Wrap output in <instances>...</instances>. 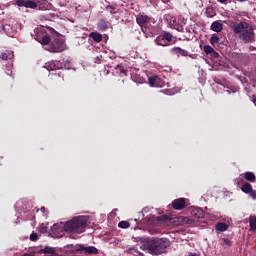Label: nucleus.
<instances>
[{
    "label": "nucleus",
    "mask_w": 256,
    "mask_h": 256,
    "mask_svg": "<svg viewBox=\"0 0 256 256\" xmlns=\"http://www.w3.org/2000/svg\"><path fill=\"white\" fill-rule=\"evenodd\" d=\"M230 29H232L234 36L238 38L241 43H255L256 35L254 27L247 21L233 23L232 26H230Z\"/></svg>",
    "instance_id": "f257e3e1"
},
{
    "label": "nucleus",
    "mask_w": 256,
    "mask_h": 256,
    "mask_svg": "<svg viewBox=\"0 0 256 256\" xmlns=\"http://www.w3.org/2000/svg\"><path fill=\"white\" fill-rule=\"evenodd\" d=\"M169 246H170L169 240L153 237V238L143 239L140 249L142 251H148V253L152 254L153 256H159L163 253H166V249Z\"/></svg>",
    "instance_id": "f03ea898"
},
{
    "label": "nucleus",
    "mask_w": 256,
    "mask_h": 256,
    "mask_svg": "<svg viewBox=\"0 0 256 256\" xmlns=\"http://www.w3.org/2000/svg\"><path fill=\"white\" fill-rule=\"evenodd\" d=\"M87 220L84 217H75L64 224L63 230L67 233L81 234L85 232Z\"/></svg>",
    "instance_id": "7ed1b4c3"
},
{
    "label": "nucleus",
    "mask_w": 256,
    "mask_h": 256,
    "mask_svg": "<svg viewBox=\"0 0 256 256\" xmlns=\"http://www.w3.org/2000/svg\"><path fill=\"white\" fill-rule=\"evenodd\" d=\"M66 45H65V40L61 38V36L56 35L49 46V52L50 53H62L65 51Z\"/></svg>",
    "instance_id": "20e7f679"
},
{
    "label": "nucleus",
    "mask_w": 256,
    "mask_h": 256,
    "mask_svg": "<svg viewBox=\"0 0 256 256\" xmlns=\"http://www.w3.org/2000/svg\"><path fill=\"white\" fill-rule=\"evenodd\" d=\"M173 35L170 33H165L164 35H159L156 37L155 42L159 46L166 47L169 46L172 43Z\"/></svg>",
    "instance_id": "39448f33"
},
{
    "label": "nucleus",
    "mask_w": 256,
    "mask_h": 256,
    "mask_svg": "<svg viewBox=\"0 0 256 256\" xmlns=\"http://www.w3.org/2000/svg\"><path fill=\"white\" fill-rule=\"evenodd\" d=\"M149 86L152 88H163L165 86V81L160 76H150L148 79Z\"/></svg>",
    "instance_id": "423d86ee"
},
{
    "label": "nucleus",
    "mask_w": 256,
    "mask_h": 256,
    "mask_svg": "<svg viewBox=\"0 0 256 256\" xmlns=\"http://www.w3.org/2000/svg\"><path fill=\"white\" fill-rule=\"evenodd\" d=\"M49 77L52 85H60L63 81H65V76L62 71L51 73Z\"/></svg>",
    "instance_id": "0eeeda50"
},
{
    "label": "nucleus",
    "mask_w": 256,
    "mask_h": 256,
    "mask_svg": "<svg viewBox=\"0 0 256 256\" xmlns=\"http://www.w3.org/2000/svg\"><path fill=\"white\" fill-rule=\"evenodd\" d=\"M76 252H85L86 254H98V249L95 246L85 247L83 244H77L75 248Z\"/></svg>",
    "instance_id": "6e6552de"
},
{
    "label": "nucleus",
    "mask_w": 256,
    "mask_h": 256,
    "mask_svg": "<svg viewBox=\"0 0 256 256\" xmlns=\"http://www.w3.org/2000/svg\"><path fill=\"white\" fill-rule=\"evenodd\" d=\"M62 68H63V64L59 60H52V61L46 62L44 65V69L48 71L59 70Z\"/></svg>",
    "instance_id": "1a4fd4ad"
},
{
    "label": "nucleus",
    "mask_w": 256,
    "mask_h": 256,
    "mask_svg": "<svg viewBox=\"0 0 256 256\" xmlns=\"http://www.w3.org/2000/svg\"><path fill=\"white\" fill-rule=\"evenodd\" d=\"M151 21V17L145 14H138L136 17V23L140 25V27H144L149 24Z\"/></svg>",
    "instance_id": "9d476101"
},
{
    "label": "nucleus",
    "mask_w": 256,
    "mask_h": 256,
    "mask_svg": "<svg viewBox=\"0 0 256 256\" xmlns=\"http://www.w3.org/2000/svg\"><path fill=\"white\" fill-rule=\"evenodd\" d=\"M172 55H176L178 58L179 57H188L189 56V51L188 50H184L181 47H173L170 50Z\"/></svg>",
    "instance_id": "9b49d317"
},
{
    "label": "nucleus",
    "mask_w": 256,
    "mask_h": 256,
    "mask_svg": "<svg viewBox=\"0 0 256 256\" xmlns=\"http://www.w3.org/2000/svg\"><path fill=\"white\" fill-rule=\"evenodd\" d=\"M172 208L177 211H181L185 208V199L177 198L172 202Z\"/></svg>",
    "instance_id": "f8f14e48"
},
{
    "label": "nucleus",
    "mask_w": 256,
    "mask_h": 256,
    "mask_svg": "<svg viewBox=\"0 0 256 256\" xmlns=\"http://www.w3.org/2000/svg\"><path fill=\"white\" fill-rule=\"evenodd\" d=\"M191 216L196 220L202 219L205 217V212L199 207H193L191 209Z\"/></svg>",
    "instance_id": "ddd939ff"
},
{
    "label": "nucleus",
    "mask_w": 256,
    "mask_h": 256,
    "mask_svg": "<svg viewBox=\"0 0 256 256\" xmlns=\"http://www.w3.org/2000/svg\"><path fill=\"white\" fill-rule=\"evenodd\" d=\"M36 4L39 11H46L51 8V4L48 0H37Z\"/></svg>",
    "instance_id": "4468645a"
},
{
    "label": "nucleus",
    "mask_w": 256,
    "mask_h": 256,
    "mask_svg": "<svg viewBox=\"0 0 256 256\" xmlns=\"http://www.w3.org/2000/svg\"><path fill=\"white\" fill-rule=\"evenodd\" d=\"M203 51L205 54L210 55L211 57L218 58L219 53L215 51L211 45H204Z\"/></svg>",
    "instance_id": "2eb2a0df"
},
{
    "label": "nucleus",
    "mask_w": 256,
    "mask_h": 256,
    "mask_svg": "<svg viewBox=\"0 0 256 256\" xmlns=\"http://www.w3.org/2000/svg\"><path fill=\"white\" fill-rule=\"evenodd\" d=\"M109 29V21L101 19L98 22V30L101 32L107 31Z\"/></svg>",
    "instance_id": "dca6fc26"
},
{
    "label": "nucleus",
    "mask_w": 256,
    "mask_h": 256,
    "mask_svg": "<svg viewBox=\"0 0 256 256\" xmlns=\"http://www.w3.org/2000/svg\"><path fill=\"white\" fill-rule=\"evenodd\" d=\"M211 30H213L216 33H220L223 31V24H221L219 21H214L211 26Z\"/></svg>",
    "instance_id": "f3484780"
},
{
    "label": "nucleus",
    "mask_w": 256,
    "mask_h": 256,
    "mask_svg": "<svg viewBox=\"0 0 256 256\" xmlns=\"http://www.w3.org/2000/svg\"><path fill=\"white\" fill-rule=\"evenodd\" d=\"M215 229L220 233H224L229 229V225L224 222H220L216 224Z\"/></svg>",
    "instance_id": "a211bd4d"
},
{
    "label": "nucleus",
    "mask_w": 256,
    "mask_h": 256,
    "mask_svg": "<svg viewBox=\"0 0 256 256\" xmlns=\"http://www.w3.org/2000/svg\"><path fill=\"white\" fill-rule=\"evenodd\" d=\"M89 38L93 39L95 43H101L103 40L102 34L98 32H92L89 34Z\"/></svg>",
    "instance_id": "6ab92c4d"
},
{
    "label": "nucleus",
    "mask_w": 256,
    "mask_h": 256,
    "mask_svg": "<svg viewBox=\"0 0 256 256\" xmlns=\"http://www.w3.org/2000/svg\"><path fill=\"white\" fill-rule=\"evenodd\" d=\"M37 253L53 255V254H55V249L50 246H46L44 249L37 250Z\"/></svg>",
    "instance_id": "aec40b11"
},
{
    "label": "nucleus",
    "mask_w": 256,
    "mask_h": 256,
    "mask_svg": "<svg viewBox=\"0 0 256 256\" xmlns=\"http://www.w3.org/2000/svg\"><path fill=\"white\" fill-rule=\"evenodd\" d=\"M244 178L246 181H250L251 183L256 182V176L254 172H245Z\"/></svg>",
    "instance_id": "412c9836"
},
{
    "label": "nucleus",
    "mask_w": 256,
    "mask_h": 256,
    "mask_svg": "<svg viewBox=\"0 0 256 256\" xmlns=\"http://www.w3.org/2000/svg\"><path fill=\"white\" fill-rule=\"evenodd\" d=\"M254 189L252 188L250 183H244V185L241 186V191L245 194L250 193Z\"/></svg>",
    "instance_id": "4be33fe9"
},
{
    "label": "nucleus",
    "mask_w": 256,
    "mask_h": 256,
    "mask_svg": "<svg viewBox=\"0 0 256 256\" xmlns=\"http://www.w3.org/2000/svg\"><path fill=\"white\" fill-rule=\"evenodd\" d=\"M179 221L183 224L187 225H193L195 220L193 218H188V217H180Z\"/></svg>",
    "instance_id": "5701e85b"
},
{
    "label": "nucleus",
    "mask_w": 256,
    "mask_h": 256,
    "mask_svg": "<svg viewBox=\"0 0 256 256\" xmlns=\"http://www.w3.org/2000/svg\"><path fill=\"white\" fill-rule=\"evenodd\" d=\"M220 42V38L217 34H213L210 37V44L215 46L216 44H218Z\"/></svg>",
    "instance_id": "b1692460"
},
{
    "label": "nucleus",
    "mask_w": 256,
    "mask_h": 256,
    "mask_svg": "<svg viewBox=\"0 0 256 256\" xmlns=\"http://www.w3.org/2000/svg\"><path fill=\"white\" fill-rule=\"evenodd\" d=\"M25 8L36 9L37 8V2L32 1V0H26Z\"/></svg>",
    "instance_id": "393cba45"
},
{
    "label": "nucleus",
    "mask_w": 256,
    "mask_h": 256,
    "mask_svg": "<svg viewBox=\"0 0 256 256\" xmlns=\"http://www.w3.org/2000/svg\"><path fill=\"white\" fill-rule=\"evenodd\" d=\"M52 41H53V39H50V37L48 35H44L42 40H39V43L43 44V45H48Z\"/></svg>",
    "instance_id": "a878e982"
},
{
    "label": "nucleus",
    "mask_w": 256,
    "mask_h": 256,
    "mask_svg": "<svg viewBox=\"0 0 256 256\" xmlns=\"http://www.w3.org/2000/svg\"><path fill=\"white\" fill-rule=\"evenodd\" d=\"M162 94H164V95H168V96H172V95H175L176 94V92H175V90H173V89H164V90H162V91H160Z\"/></svg>",
    "instance_id": "bb28decb"
},
{
    "label": "nucleus",
    "mask_w": 256,
    "mask_h": 256,
    "mask_svg": "<svg viewBox=\"0 0 256 256\" xmlns=\"http://www.w3.org/2000/svg\"><path fill=\"white\" fill-rule=\"evenodd\" d=\"M118 227L122 229H128L130 227V224L128 221H120L118 223Z\"/></svg>",
    "instance_id": "cd10ccee"
},
{
    "label": "nucleus",
    "mask_w": 256,
    "mask_h": 256,
    "mask_svg": "<svg viewBox=\"0 0 256 256\" xmlns=\"http://www.w3.org/2000/svg\"><path fill=\"white\" fill-rule=\"evenodd\" d=\"M156 221H158V222H167V221H169V216H167V215L158 216V217H156Z\"/></svg>",
    "instance_id": "c85d7f7f"
},
{
    "label": "nucleus",
    "mask_w": 256,
    "mask_h": 256,
    "mask_svg": "<svg viewBox=\"0 0 256 256\" xmlns=\"http://www.w3.org/2000/svg\"><path fill=\"white\" fill-rule=\"evenodd\" d=\"M116 10H117L116 7L113 6V5H107L106 6V11L110 12L111 14H116L117 13Z\"/></svg>",
    "instance_id": "c756f323"
},
{
    "label": "nucleus",
    "mask_w": 256,
    "mask_h": 256,
    "mask_svg": "<svg viewBox=\"0 0 256 256\" xmlns=\"http://www.w3.org/2000/svg\"><path fill=\"white\" fill-rule=\"evenodd\" d=\"M250 227L252 230H256V217L250 218Z\"/></svg>",
    "instance_id": "7c9ffc66"
},
{
    "label": "nucleus",
    "mask_w": 256,
    "mask_h": 256,
    "mask_svg": "<svg viewBox=\"0 0 256 256\" xmlns=\"http://www.w3.org/2000/svg\"><path fill=\"white\" fill-rule=\"evenodd\" d=\"M26 2H27V0H17L16 5H18L19 7H25Z\"/></svg>",
    "instance_id": "2f4dec72"
},
{
    "label": "nucleus",
    "mask_w": 256,
    "mask_h": 256,
    "mask_svg": "<svg viewBox=\"0 0 256 256\" xmlns=\"http://www.w3.org/2000/svg\"><path fill=\"white\" fill-rule=\"evenodd\" d=\"M30 240L32 242H36L38 240V234L33 232L31 235H30Z\"/></svg>",
    "instance_id": "473e14b6"
},
{
    "label": "nucleus",
    "mask_w": 256,
    "mask_h": 256,
    "mask_svg": "<svg viewBox=\"0 0 256 256\" xmlns=\"http://www.w3.org/2000/svg\"><path fill=\"white\" fill-rule=\"evenodd\" d=\"M247 195H250L253 200H256V190H251L250 193H246Z\"/></svg>",
    "instance_id": "72a5a7b5"
},
{
    "label": "nucleus",
    "mask_w": 256,
    "mask_h": 256,
    "mask_svg": "<svg viewBox=\"0 0 256 256\" xmlns=\"http://www.w3.org/2000/svg\"><path fill=\"white\" fill-rule=\"evenodd\" d=\"M222 241H223L224 245L231 247L232 242L230 239L223 238Z\"/></svg>",
    "instance_id": "f704fd0d"
},
{
    "label": "nucleus",
    "mask_w": 256,
    "mask_h": 256,
    "mask_svg": "<svg viewBox=\"0 0 256 256\" xmlns=\"http://www.w3.org/2000/svg\"><path fill=\"white\" fill-rule=\"evenodd\" d=\"M48 232V227H46V226H44V225H42V226H40V233H47Z\"/></svg>",
    "instance_id": "c9c22d12"
},
{
    "label": "nucleus",
    "mask_w": 256,
    "mask_h": 256,
    "mask_svg": "<svg viewBox=\"0 0 256 256\" xmlns=\"http://www.w3.org/2000/svg\"><path fill=\"white\" fill-rule=\"evenodd\" d=\"M0 58H1L2 60H7V59H8V55H7L6 53H1V54H0Z\"/></svg>",
    "instance_id": "e433bc0d"
},
{
    "label": "nucleus",
    "mask_w": 256,
    "mask_h": 256,
    "mask_svg": "<svg viewBox=\"0 0 256 256\" xmlns=\"http://www.w3.org/2000/svg\"><path fill=\"white\" fill-rule=\"evenodd\" d=\"M177 31L178 32H183V26L182 25H177Z\"/></svg>",
    "instance_id": "4c0bfd02"
},
{
    "label": "nucleus",
    "mask_w": 256,
    "mask_h": 256,
    "mask_svg": "<svg viewBox=\"0 0 256 256\" xmlns=\"http://www.w3.org/2000/svg\"><path fill=\"white\" fill-rule=\"evenodd\" d=\"M21 256H35V253L33 252L25 253V254H22Z\"/></svg>",
    "instance_id": "58836bf2"
},
{
    "label": "nucleus",
    "mask_w": 256,
    "mask_h": 256,
    "mask_svg": "<svg viewBox=\"0 0 256 256\" xmlns=\"http://www.w3.org/2000/svg\"><path fill=\"white\" fill-rule=\"evenodd\" d=\"M252 102H253L254 105L256 104V95L252 96Z\"/></svg>",
    "instance_id": "ea45409f"
},
{
    "label": "nucleus",
    "mask_w": 256,
    "mask_h": 256,
    "mask_svg": "<svg viewBox=\"0 0 256 256\" xmlns=\"http://www.w3.org/2000/svg\"><path fill=\"white\" fill-rule=\"evenodd\" d=\"M42 212V213H45V207H42V208H40V209H37V212Z\"/></svg>",
    "instance_id": "a19ab883"
},
{
    "label": "nucleus",
    "mask_w": 256,
    "mask_h": 256,
    "mask_svg": "<svg viewBox=\"0 0 256 256\" xmlns=\"http://www.w3.org/2000/svg\"><path fill=\"white\" fill-rule=\"evenodd\" d=\"M187 256H200L199 254H196V253H189V255Z\"/></svg>",
    "instance_id": "79ce46f5"
},
{
    "label": "nucleus",
    "mask_w": 256,
    "mask_h": 256,
    "mask_svg": "<svg viewBox=\"0 0 256 256\" xmlns=\"http://www.w3.org/2000/svg\"><path fill=\"white\" fill-rule=\"evenodd\" d=\"M217 1H218V3H222V4L227 2V0H217Z\"/></svg>",
    "instance_id": "37998d69"
},
{
    "label": "nucleus",
    "mask_w": 256,
    "mask_h": 256,
    "mask_svg": "<svg viewBox=\"0 0 256 256\" xmlns=\"http://www.w3.org/2000/svg\"><path fill=\"white\" fill-rule=\"evenodd\" d=\"M138 255L140 256H144V254H142L140 251H135Z\"/></svg>",
    "instance_id": "c03bdc74"
},
{
    "label": "nucleus",
    "mask_w": 256,
    "mask_h": 256,
    "mask_svg": "<svg viewBox=\"0 0 256 256\" xmlns=\"http://www.w3.org/2000/svg\"><path fill=\"white\" fill-rule=\"evenodd\" d=\"M247 0H238V2H240V3H244V2H246Z\"/></svg>",
    "instance_id": "a18cd8bd"
},
{
    "label": "nucleus",
    "mask_w": 256,
    "mask_h": 256,
    "mask_svg": "<svg viewBox=\"0 0 256 256\" xmlns=\"http://www.w3.org/2000/svg\"><path fill=\"white\" fill-rule=\"evenodd\" d=\"M57 227V225L55 224L54 226H53V228L55 229Z\"/></svg>",
    "instance_id": "49530a36"
},
{
    "label": "nucleus",
    "mask_w": 256,
    "mask_h": 256,
    "mask_svg": "<svg viewBox=\"0 0 256 256\" xmlns=\"http://www.w3.org/2000/svg\"><path fill=\"white\" fill-rule=\"evenodd\" d=\"M55 256H59V255H55Z\"/></svg>",
    "instance_id": "de8ad7c7"
},
{
    "label": "nucleus",
    "mask_w": 256,
    "mask_h": 256,
    "mask_svg": "<svg viewBox=\"0 0 256 256\" xmlns=\"http://www.w3.org/2000/svg\"><path fill=\"white\" fill-rule=\"evenodd\" d=\"M254 105H256V104H254Z\"/></svg>",
    "instance_id": "09e8293b"
}]
</instances>
